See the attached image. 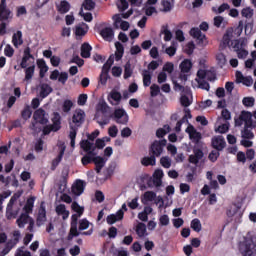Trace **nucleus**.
Returning <instances> with one entry per match:
<instances>
[{
    "instance_id": "obj_53",
    "label": "nucleus",
    "mask_w": 256,
    "mask_h": 256,
    "mask_svg": "<svg viewBox=\"0 0 256 256\" xmlns=\"http://www.w3.org/2000/svg\"><path fill=\"white\" fill-rule=\"evenodd\" d=\"M75 35L78 39V37H85V35H87V30H85V28L81 27V26H76L75 27Z\"/></svg>"
},
{
    "instance_id": "obj_31",
    "label": "nucleus",
    "mask_w": 256,
    "mask_h": 256,
    "mask_svg": "<svg viewBox=\"0 0 256 256\" xmlns=\"http://www.w3.org/2000/svg\"><path fill=\"white\" fill-rule=\"evenodd\" d=\"M50 125L53 126L56 131L61 129V115L58 112L53 113L52 124Z\"/></svg>"
},
{
    "instance_id": "obj_12",
    "label": "nucleus",
    "mask_w": 256,
    "mask_h": 256,
    "mask_svg": "<svg viewBox=\"0 0 256 256\" xmlns=\"http://www.w3.org/2000/svg\"><path fill=\"white\" fill-rule=\"evenodd\" d=\"M212 147L218 152L223 151V149L227 147V142H225V138H223V136H217L212 139Z\"/></svg>"
},
{
    "instance_id": "obj_42",
    "label": "nucleus",
    "mask_w": 256,
    "mask_h": 256,
    "mask_svg": "<svg viewBox=\"0 0 256 256\" xmlns=\"http://www.w3.org/2000/svg\"><path fill=\"white\" fill-rule=\"evenodd\" d=\"M80 147L81 149H83V151H85V153H87V151H91L92 147H95V146L89 140H82L80 142Z\"/></svg>"
},
{
    "instance_id": "obj_14",
    "label": "nucleus",
    "mask_w": 256,
    "mask_h": 256,
    "mask_svg": "<svg viewBox=\"0 0 256 256\" xmlns=\"http://www.w3.org/2000/svg\"><path fill=\"white\" fill-rule=\"evenodd\" d=\"M123 217H125V212H123V210H118L116 214L108 215L106 221L108 225H114L117 221H123Z\"/></svg>"
},
{
    "instance_id": "obj_1",
    "label": "nucleus",
    "mask_w": 256,
    "mask_h": 256,
    "mask_svg": "<svg viewBox=\"0 0 256 256\" xmlns=\"http://www.w3.org/2000/svg\"><path fill=\"white\" fill-rule=\"evenodd\" d=\"M71 209L76 214H73L71 216L70 232L68 235V239H72L73 237H79V235H81L79 230H77V225H78L79 217H81V215L85 213V208L83 206H80L77 201L72 202Z\"/></svg>"
},
{
    "instance_id": "obj_32",
    "label": "nucleus",
    "mask_w": 256,
    "mask_h": 256,
    "mask_svg": "<svg viewBox=\"0 0 256 256\" xmlns=\"http://www.w3.org/2000/svg\"><path fill=\"white\" fill-rule=\"evenodd\" d=\"M24 69V73H25V78L24 81H31V79H33L34 75H35V64L27 67L23 68Z\"/></svg>"
},
{
    "instance_id": "obj_4",
    "label": "nucleus",
    "mask_w": 256,
    "mask_h": 256,
    "mask_svg": "<svg viewBox=\"0 0 256 256\" xmlns=\"http://www.w3.org/2000/svg\"><path fill=\"white\" fill-rule=\"evenodd\" d=\"M167 147V139L155 140L149 147V155L159 157L163 155V149Z\"/></svg>"
},
{
    "instance_id": "obj_16",
    "label": "nucleus",
    "mask_w": 256,
    "mask_h": 256,
    "mask_svg": "<svg viewBox=\"0 0 256 256\" xmlns=\"http://www.w3.org/2000/svg\"><path fill=\"white\" fill-rule=\"evenodd\" d=\"M243 256H256V244L253 241H246Z\"/></svg>"
},
{
    "instance_id": "obj_39",
    "label": "nucleus",
    "mask_w": 256,
    "mask_h": 256,
    "mask_svg": "<svg viewBox=\"0 0 256 256\" xmlns=\"http://www.w3.org/2000/svg\"><path fill=\"white\" fill-rule=\"evenodd\" d=\"M242 17H245V19H253L254 10L251 7H246L241 10Z\"/></svg>"
},
{
    "instance_id": "obj_38",
    "label": "nucleus",
    "mask_w": 256,
    "mask_h": 256,
    "mask_svg": "<svg viewBox=\"0 0 256 256\" xmlns=\"http://www.w3.org/2000/svg\"><path fill=\"white\" fill-rule=\"evenodd\" d=\"M147 233V226L145 223H138L136 226V234L138 237H145V234Z\"/></svg>"
},
{
    "instance_id": "obj_22",
    "label": "nucleus",
    "mask_w": 256,
    "mask_h": 256,
    "mask_svg": "<svg viewBox=\"0 0 256 256\" xmlns=\"http://www.w3.org/2000/svg\"><path fill=\"white\" fill-rule=\"evenodd\" d=\"M240 121H244V126L256 125L253 122V114H251V112L242 111L240 114Z\"/></svg>"
},
{
    "instance_id": "obj_48",
    "label": "nucleus",
    "mask_w": 256,
    "mask_h": 256,
    "mask_svg": "<svg viewBox=\"0 0 256 256\" xmlns=\"http://www.w3.org/2000/svg\"><path fill=\"white\" fill-rule=\"evenodd\" d=\"M95 161V157H90L87 154H85L82 158H81V163L84 167H87V165H90V163H94Z\"/></svg>"
},
{
    "instance_id": "obj_44",
    "label": "nucleus",
    "mask_w": 256,
    "mask_h": 256,
    "mask_svg": "<svg viewBox=\"0 0 256 256\" xmlns=\"http://www.w3.org/2000/svg\"><path fill=\"white\" fill-rule=\"evenodd\" d=\"M79 15L83 17L84 21L91 23L93 21V14L90 12L84 13L83 8H80Z\"/></svg>"
},
{
    "instance_id": "obj_52",
    "label": "nucleus",
    "mask_w": 256,
    "mask_h": 256,
    "mask_svg": "<svg viewBox=\"0 0 256 256\" xmlns=\"http://www.w3.org/2000/svg\"><path fill=\"white\" fill-rule=\"evenodd\" d=\"M160 165L164 167V169H169L171 167V159L169 157L164 156L160 159Z\"/></svg>"
},
{
    "instance_id": "obj_33",
    "label": "nucleus",
    "mask_w": 256,
    "mask_h": 256,
    "mask_svg": "<svg viewBox=\"0 0 256 256\" xmlns=\"http://www.w3.org/2000/svg\"><path fill=\"white\" fill-rule=\"evenodd\" d=\"M29 219H31L29 218V214L25 212L24 214L20 215V217L16 220V223L20 229H23V227L29 223Z\"/></svg>"
},
{
    "instance_id": "obj_46",
    "label": "nucleus",
    "mask_w": 256,
    "mask_h": 256,
    "mask_svg": "<svg viewBox=\"0 0 256 256\" xmlns=\"http://www.w3.org/2000/svg\"><path fill=\"white\" fill-rule=\"evenodd\" d=\"M231 42V34H229V32H226L222 38L223 47H231Z\"/></svg>"
},
{
    "instance_id": "obj_35",
    "label": "nucleus",
    "mask_w": 256,
    "mask_h": 256,
    "mask_svg": "<svg viewBox=\"0 0 256 256\" xmlns=\"http://www.w3.org/2000/svg\"><path fill=\"white\" fill-rule=\"evenodd\" d=\"M171 132V126L169 125H164L163 128H159L156 131V137H158V139H163V137H165V135H167V133Z\"/></svg>"
},
{
    "instance_id": "obj_57",
    "label": "nucleus",
    "mask_w": 256,
    "mask_h": 256,
    "mask_svg": "<svg viewBox=\"0 0 256 256\" xmlns=\"http://www.w3.org/2000/svg\"><path fill=\"white\" fill-rule=\"evenodd\" d=\"M173 71H175V65H173L172 62H167V63L164 64L163 72L173 73Z\"/></svg>"
},
{
    "instance_id": "obj_59",
    "label": "nucleus",
    "mask_w": 256,
    "mask_h": 256,
    "mask_svg": "<svg viewBox=\"0 0 256 256\" xmlns=\"http://www.w3.org/2000/svg\"><path fill=\"white\" fill-rule=\"evenodd\" d=\"M4 55L6 57H13V55H15V49H13L11 45L7 44L4 49Z\"/></svg>"
},
{
    "instance_id": "obj_23",
    "label": "nucleus",
    "mask_w": 256,
    "mask_h": 256,
    "mask_svg": "<svg viewBox=\"0 0 256 256\" xmlns=\"http://www.w3.org/2000/svg\"><path fill=\"white\" fill-rule=\"evenodd\" d=\"M91 51H93V47L90 46L89 43L84 42L81 45L80 55H81V57H83V59H89V57H91Z\"/></svg>"
},
{
    "instance_id": "obj_8",
    "label": "nucleus",
    "mask_w": 256,
    "mask_h": 256,
    "mask_svg": "<svg viewBox=\"0 0 256 256\" xmlns=\"http://www.w3.org/2000/svg\"><path fill=\"white\" fill-rule=\"evenodd\" d=\"M190 35H191V37H193L194 39L197 40V43L199 45H205V41H207V36H205V34H203V32H201V29L191 28Z\"/></svg>"
},
{
    "instance_id": "obj_37",
    "label": "nucleus",
    "mask_w": 256,
    "mask_h": 256,
    "mask_svg": "<svg viewBox=\"0 0 256 256\" xmlns=\"http://www.w3.org/2000/svg\"><path fill=\"white\" fill-rule=\"evenodd\" d=\"M96 3L93 0H84L81 6V9H85V11H93L96 7Z\"/></svg>"
},
{
    "instance_id": "obj_2",
    "label": "nucleus",
    "mask_w": 256,
    "mask_h": 256,
    "mask_svg": "<svg viewBox=\"0 0 256 256\" xmlns=\"http://www.w3.org/2000/svg\"><path fill=\"white\" fill-rule=\"evenodd\" d=\"M46 112L43 108L37 109L33 114V119L36 122H32L30 128L32 131H41V128H37V123L40 125H47L49 123V119L45 117Z\"/></svg>"
},
{
    "instance_id": "obj_27",
    "label": "nucleus",
    "mask_w": 256,
    "mask_h": 256,
    "mask_svg": "<svg viewBox=\"0 0 256 256\" xmlns=\"http://www.w3.org/2000/svg\"><path fill=\"white\" fill-rule=\"evenodd\" d=\"M157 163V157H155L153 154H150V156L144 157L141 160V164L144 165V167L154 166Z\"/></svg>"
},
{
    "instance_id": "obj_20",
    "label": "nucleus",
    "mask_w": 256,
    "mask_h": 256,
    "mask_svg": "<svg viewBox=\"0 0 256 256\" xmlns=\"http://www.w3.org/2000/svg\"><path fill=\"white\" fill-rule=\"evenodd\" d=\"M256 125L244 126V129L241 131L242 139H255V134L251 129H255Z\"/></svg>"
},
{
    "instance_id": "obj_28",
    "label": "nucleus",
    "mask_w": 256,
    "mask_h": 256,
    "mask_svg": "<svg viewBox=\"0 0 256 256\" xmlns=\"http://www.w3.org/2000/svg\"><path fill=\"white\" fill-rule=\"evenodd\" d=\"M65 155V148H62L58 154V156L52 161L51 171H55L57 167H59V163L63 161V156Z\"/></svg>"
},
{
    "instance_id": "obj_58",
    "label": "nucleus",
    "mask_w": 256,
    "mask_h": 256,
    "mask_svg": "<svg viewBox=\"0 0 256 256\" xmlns=\"http://www.w3.org/2000/svg\"><path fill=\"white\" fill-rule=\"evenodd\" d=\"M70 63H76V65H78V67H83V65H85V60L81 59V57L76 55V56H73Z\"/></svg>"
},
{
    "instance_id": "obj_49",
    "label": "nucleus",
    "mask_w": 256,
    "mask_h": 256,
    "mask_svg": "<svg viewBox=\"0 0 256 256\" xmlns=\"http://www.w3.org/2000/svg\"><path fill=\"white\" fill-rule=\"evenodd\" d=\"M216 60L218 61V65L223 67L227 63V56L223 53H218L216 55Z\"/></svg>"
},
{
    "instance_id": "obj_6",
    "label": "nucleus",
    "mask_w": 256,
    "mask_h": 256,
    "mask_svg": "<svg viewBox=\"0 0 256 256\" xmlns=\"http://www.w3.org/2000/svg\"><path fill=\"white\" fill-rule=\"evenodd\" d=\"M45 221H47V210L45 208V202H41L40 207L38 209V215L36 218L37 227L45 225Z\"/></svg>"
},
{
    "instance_id": "obj_50",
    "label": "nucleus",
    "mask_w": 256,
    "mask_h": 256,
    "mask_svg": "<svg viewBox=\"0 0 256 256\" xmlns=\"http://www.w3.org/2000/svg\"><path fill=\"white\" fill-rule=\"evenodd\" d=\"M244 107H253L255 105V98L253 97H244L242 100Z\"/></svg>"
},
{
    "instance_id": "obj_54",
    "label": "nucleus",
    "mask_w": 256,
    "mask_h": 256,
    "mask_svg": "<svg viewBox=\"0 0 256 256\" xmlns=\"http://www.w3.org/2000/svg\"><path fill=\"white\" fill-rule=\"evenodd\" d=\"M133 75V69H131V64L127 63L124 67V79H129Z\"/></svg>"
},
{
    "instance_id": "obj_30",
    "label": "nucleus",
    "mask_w": 256,
    "mask_h": 256,
    "mask_svg": "<svg viewBox=\"0 0 256 256\" xmlns=\"http://www.w3.org/2000/svg\"><path fill=\"white\" fill-rule=\"evenodd\" d=\"M192 68H193V62H191V60L189 59H184L180 63L181 73H189V71H191Z\"/></svg>"
},
{
    "instance_id": "obj_56",
    "label": "nucleus",
    "mask_w": 256,
    "mask_h": 256,
    "mask_svg": "<svg viewBox=\"0 0 256 256\" xmlns=\"http://www.w3.org/2000/svg\"><path fill=\"white\" fill-rule=\"evenodd\" d=\"M89 220H87L86 218L82 219L79 221V231H85V229H89Z\"/></svg>"
},
{
    "instance_id": "obj_34",
    "label": "nucleus",
    "mask_w": 256,
    "mask_h": 256,
    "mask_svg": "<svg viewBox=\"0 0 256 256\" xmlns=\"http://www.w3.org/2000/svg\"><path fill=\"white\" fill-rule=\"evenodd\" d=\"M33 207H35V197L32 196L27 199L26 204L24 205L25 213H33Z\"/></svg>"
},
{
    "instance_id": "obj_24",
    "label": "nucleus",
    "mask_w": 256,
    "mask_h": 256,
    "mask_svg": "<svg viewBox=\"0 0 256 256\" xmlns=\"http://www.w3.org/2000/svg\"><path fill=\"white\" fill-rule=\"evenodd\" d=\"M51 93H53V88L49 84L43 83L40 85V97L42 99L49 97Z\"/></svg>"
},
{
    "instance_id": "obj_15",
    "label": "nucleus",
    "mask_w": 256,
    "mask_h": 256,
    "mask_svg": "<svg viewBox=\"0 0 256 256\" xmlns=\"http://www.w3.org/2000/svg\"><path fill=\"white\" fill-rule=\"evenodd\" d=\"M11 15V10L7 8V0L0 2V21H7Z\"/></svg>"
},
{
    "instance_id": "obj_64",
    "label": "nucleus",
    "mask_w": 256,
    "mask_h": 256,
    "mask_svg": "<svg viewBox=\"0 0 256 256\" xmlns=\"http://www.w3.org/2000/svg\"><path fill=\"white\" fill-rule=\"evenodd\" d=\"M180 103L182 107H189V105H191V101L189 100V97L187 95L181 96Z\"/></svg>"
},
{
    "instance_id": "obj_21",
    "label": "nucleus",
    "mask_w": 256,
    "mask_h": 256,
    "mask_svg": "<svg viewBox=\"0 0 256 256\" xmlns=\"http://www.w3.org/2000/svg\"><path fill=\"white\" fill-rule=\"evenodd\" d=\"M163 170L161 169H157L155 170L154 174H153V185H155L156 187H161L163 185Z\"/></svg>"
},
{
    "instance_id": "obj_3",
    "label": "nucleus",
    "mask_w": 256,
    "mask_h": 256,
    "mask_svg": "<svg viewBox=\"0 0 256 256\" xmlns=\"http://www.w3.org/2000/svg\"><path fill=\"white\" fill-rule=\"evenodd\" d=\"M110 119L118 123V125H127L129 123V114L123 108H116L110 115Z\"/></svg>"
},
{
    "instance_id": "obj_61",
    "label": "nucleus",
    "mask_w": 256,
    "mask_h": 256,
    "mask_svg": "<svg viewBox=\"0 0 256 256\" xmlns=\"http://www.w3.org/2000/svg\"><path fill=\"white\" fill-rule=\"evenodd\" d=\"M238 59H247V55H249V51L241 48L240 50L236 51Z\"/></svg>"
},
{
    "instance_id": "obj_9",
    "label": "nucleus",
    "mask_w": 256,
    "mask_h": 256,
    "mask_svg": "<svg viewBox=\"0 0 256 256\" xmlns=\"http://www.w3.org/2000/svg\"><path fill=\"white\" fill-rule=\"evenodd\" d=\"M113 21H114V27L116 29H119V23H120V29L122 31H129V27H130V24L129 22L127 21H123L121 19V14H115L113 17H112Z\"/></svg>"
},
{
    "instance_id": "obj_51",
    "label": "nucleus",
    "mask_w": 256,
    "mask_h": 256,
    "mask_svg": "<svg viewBox=\"0 0 256 256\" xmlns=\"http://www.w3.org/2000/svg\"><path fill=\"white\" fill-rule=\"evenodd\" d=\"M13 247H15V244H13V240H9L4 249L2 250V255H7L9 254V252L11 251V249H13Z\"/></svg>"
},
{
    "instance_id": "obj_36",
    "label": "nucleus",
    "mask_w": 256,
    "mask_h": 256,
    "mask_svg": "<svg viewBox=\"0 0 256 256\" xmlns=\"http://www.w3.org/2000/svg\"><path fill=\"white\" fill-rule=\"evenodd\" d=\"M142 77L144 87H149L151 85L152 79L151 72H149V70H143Z\"/></svg>"
},
{
    "instance_id": "obj_55",
    "label": "nucleus",
    "mask_w": 256,
    "mask_h": 256,
    "mask_svg": "<svg viewBox=\"0 0 256 256\" xmlns=\"http://www.w3.org/2000/svg\"><path fill=\"white\" fill-rule=\"evenodd\" d=\"M68 79H69V74L67 72H61L58 76V82L61 83V85H65Z\"/></svg>"
},
{
    "instance_id": "obj_19",
    "label": "nucleus",
    "mask_w": 256,
    "mask_h": 256,
    "mask_svg": "<svg viewBox=\"0 0 256 256\" xmlns=\"http://www.w3.org/2000/svg\"><path fill=\"white\" fill-rule=\"evenodd\" d=\"M36 63H37L38 69H40L39 77L40 79H43L47 71H49V66H47V62H45V59H38Z\"/></svg>"
},
{
    "instance_id": "obj_45",
    "label": "nucleus",
    "mask_w": 256,
    "mask_h": 256,
    "mask_svg": "<svg viewBox=\"0 0 256 256\" xmlns=\"http://www.w3.org/2000/svg\"><path fill=\"white\" fill-rule=\"evenodd\" d=\"M73 109V101L71 100H64L63 105H62V111L64 113H69Z\"/></svg>"
},
{
    "instance_id": "obj_10",
    "label": "nucleus",
    "mask_w": 256,
    "mask_h": 256,
    "mask_svg": "<svg viewBox=\"0 0 256 256\" xmlns=\"http://www.w3.org/2000/svg\"><path fill=\"white\" fill-rule=\"evenodd\" d=\"M193 153L194 154L189 156L188 161L193 165H197L199 161H201V159L204 157L203 150H201V148L194 147Z\"/></svg>"
},
{
    "instance_id": "obj_43",
    "label": "nucleus",
    "mask_w": 256,
    "mask_h": 256,
    "mask_svg": "<svg viewBox=\"0 0 256 256\" xmlns=\"http://www.w3.org/2000/svg\"><path fill=\"white\" fill-rule=\"evenodd\" d=\"M157 199V193L153 191H146L143 195V201H155Z\"/></svg>"
},
{
    "instance_id": "obj_18",
    "label": "nucleus",
    "mask_w": 256,
    "mask_h": 256,
    "mask_svg": "<svg viewBox=\"0 0 256 256\" xmlns=\"http://www.w3.org/2000/svg\"><path fill=\"white\" fill-rule=\"evenodd\" d=\"M83 191H85V182L83 180H77L75 185L72 186V193L79 197V195H83Z\"/></svg>"
},
{
    "instance_id": "obj_25",
    "label": "nucleus",
    "mask_w": 256,
    "mask_h": 256,
    "mask_svg": "<svg viewBox=\"0 0 256 256\" xmlns=\"http://www.w3.org/2000/svg\"><path fill=\"white\" fill-rule=\"evenodd\" d=\"M57 11L61 15H65L71 11V4L67 0L60 1V4L57 6Z\"/></svg>"
},
{
    "instance_id": "obj_13",
    "label": "nucleus",
    "mask_w": 256,
    "mask_h": 256,
    "mask_svg": "<svg viewBox=\"0 0 256 256\" xmlns=\"http://www.w3.org/2000/svg\"><path fill=\"white\" fill-rule=\"evenodd\" d=\"M121 99H123V96L121 95V92L117 90H112L108 95L110 105H120Z\"/></svg>"
},
{
    "instance_id": "obj_40",
    "label": "nucleus",
    "mask_w": 256,
    "mask_h": 256,
    "mask_svg": "<svg viewBox=\"0 0 256 256\" xmlns=\"http://www.w3.org/2000/svg\"><path fill=\"white\" fill-rule=\"evenodd\" d=\"M191 229H193V231H195L196 233L201 232L202 226H201V220H199V218H195L191 221L190 224Z\"/></svg>"
},
{
    "instance_id": "obj_29",
    "label": "nucleus",
    "mask_w": 256,
    "mask_h": 256,
    "mask_svg": "<svg viewBox=\"0 0 256 256\" xmlns=\"http://www.w3.org/2000/svg\"><path fill=\"white\" fill-rule=\"evenodd\" d=\"M12 43L14 47H19V45L23 44V32L21 30H18L16 33L12 36Z\"/></svg>"
},
{
    "instance_id": "obj_7",
    "label": "nucleus",
    "mask_w": 256,
    "mask_h": 256,
    "mask_svg": "<svg viewBox=\"0 0 256 256\" xmlns=\"http://www.w3.org/2000/svg\"><path fill=\"white\" fill-rule=\"evenodd\" d=\"M72 123H74V127H81L85 123V111L76 109L72 116Z\"/></svg>"
},
{
    "instance_id": "obj_11",
    "label": "nucleus",
    "mask_w": 256,
    "mask_h": 256,
    "mask_svg": "<svg viewBox=\"0 0 256 256\" xmlns=\"http://www.w3.org/2000/svg\"><path fill=\"white\" fill-rule=\"evenodd\" d=\"M99 35L104 39V41H108V43H111V41L115 39V31L111 27L103 28L100 30Z\"/></svg>"
},
{
    "instance_id": "obj_17",
    "label": "nucleus",
    "mask_w": 256,
    "mask_h": 256,
    "mask_svg": "<svg viewBox=\"0 0 256 256\" xmlns=\"http://www.w3.org/2000/svg\"><path fill=\"white\" fill-rule=\"evenodd\" d=\"M29 59H35V56H33V54H31V48L30 47H26L24 49V54L22 57V60L20 62V67L21 69H27V62L29 61Z\"/></svg>"
},
{
    "instance_id": "obj_5",
    "label": "nucleus",
    "mask_w": 256,
    "mask_h": 256,
    "mask_svg": "<svg viewBox=\"0 0 256 256\" xmlns=\"http://www.w3.org/2000/svg\"><path fill=\"white\" fill-rule=\"evenodd\" d=\"M186 133H188L192 143H195L196 145H199V143H201V139H203V136L201 135V132H198L193 125H189L186 128Z\"/></svg>"
},
{
    "instance_id": "obj_60",
    "label": "nucleus",
    "mask_w": 256,
    "mask_h": 256,
    "mask_svg": "<svg viewBox=\"0 0 256 256\" xmlns=\"http://www.w3.org/2000/svg\"><path fill=\"white\" fill-rule=\"evenodd\" d=\"M94 165L100 166V167H105V158H103L101 156L94 157Z\"/></svg>"
},
{
    "instance_id": "obj_63",
    "label": "nucleus",
    "mask_w": 256,
    "mask_h": 256,
    "mask_svg": "<svg viewBox=\"0 0 256 256\" xmlns=\"http://www.w3.org/2000/svg\"><path fill=\"white\" fill-rule=\"evenodd\" d=\"M118 133H119V129L117 128V126L113 125L108 128V134L110 135V137L115 138L117 137Z\"/></svg>"
},
{
    "instance_id": "obj_26",
    "label": "nucleus",
    "mask_w": 256,
    "mask_h": 256,
    "mask_svg": "<svg viewBox=\"0 0 256 256\" xmlns=\"http://www.w3.org/2000/svg\"><path fill=\"white\" fill-rule=\"evenodd\" d=\"M115 47V61H121V59H123V55H125V47L121 42H115Z\"/></svg>"
},
{
    "instance_id": "obj_41",
    "label": "nucleus",
    "mask_w": 256,
    "mask_h": 256,
    "mask_svg": "<svg viewBox=\"0 0 256 256\" xmlns=\"http://www.w3.org/2000/svg\"><path fill=\"white\" fill-rule=\"evenodd\" d=\"M31 115H33V111H31V106L26 105L21 112V117L22 119L27 121V119H31Z\"/></svg>"
},
{
    "instance_id": "obj_47",
    "label": "nucleus",
    "mask_w": 256,
    "mask_h": 256,
    "mask_svg": "<svg viewBox=\"0 0 256 256\" xmlns=\"http://www.w3.org/2000/svg\"><path fill=\"white\" fill-rule=\"evenodd\" d=\"M161 93V88L157 84H152L150 86V95L151 97H157Z\"/></svg>"
},
{
    "instance_id": "obj_62",
    "label": "nucleus",
    "mask_w": 256,
    "mask_h": 256,
    "mask_svg": "<svg viewBox=\"0 0 256 256\" xmlns=\"http://www.w3.org/2000/svg\"><path fill=\"white\" fill-rule=\"evenodd\" d=\"M88 96L87 94H80L77 100L78 105L83 107L87 103Z\"/></svg>"
}]
</instances>
